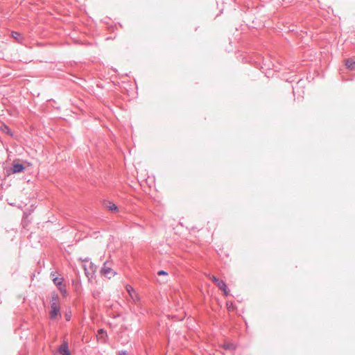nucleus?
I'll return each mask as SVG.
<instances>
[{
  "mask_svg": "<svg viewBox=\"0 0 355 355\" xmlns=\"http://www.w3.org/2000/svg\"><path fill=\"white\" fill-rule=\"evenodd\" d=\"M135 303L138 302L140 300V297L138 293L134 291L132 295H130Z\"/></svg>",
  "mask_w": 355,
  "mask_h": 355,
  "instance_id": "nucleus-12",
  "label": "nucleus"
},
{
  "mask_svg": "<svg viewBox=\"0 0 355 355\" xmlns=\"http://www.w3.org/2000/svg\"><path fill=\"white\" fill-rule=\"evenodd\" d=\"M84 270H85V274L87 276V277L88 278V280L91 281L92 279L94 277H91V270L89 268H87L85 265H84Z\"/></svg>",
  "mask_w": 355,
  "mask_h": 355,
  "instance_id": "nucleus-13",
  "label": "nucleus"
},
{
  "mask_svg": "<svg viewBox=\"0 0 355 355\" xmlns=\"http://www.w3.org/2000/svg\"><path fill=\"white\" fill-rule=\"evenodd\" d=\"M64 318H65V320L67 321L71 320V312L70 311H67V312H65Z\"/></svg>",
  "mask_w": 355,
  "mask_h": 355,
  "instance_id": "nucleus-14",
  "label": "nucleus"
},
{
  "mask_svg": "<svg viewBox=\"0 0 355 355\" xmlns=\"http://www.w3.org/2000/svg\"><path fill=\"white\" fill-rule=\"evenodd\" d=\"M345 66L347 69L354 70L355 69V61L351 58H348L345 60Z\"/></svg>",
  "mask_w": 355,
  "mask_h": 355,
  "instance_id": "nucleus-9",
  "label": "nucleus"
},
{
  "mask_svg": "<svg viewBox=\"0 0 355 355\" xmlns=\"http://www.w3.org/2000/svg\"><path fill=\"white\" fill-rule=\"evenodd\" d=\"M104 207L109 211H117L118 207L117 206L112 202L107 201L104 202Z\"/></svg>",
  "mask_w": 355,
  "mask_h": 355,
  "instance_id": "nucleus-7",
  "label": "nucleus"
},
{
  "mask_svg": "<svg viewBox=\"0 0 355 355\" xmlns=\"http://www.w3.org/2000/svg\"><path fill=\"white\" fill-rule=\"evenodd\" d=\"M24 169L25 167L22 164L16 163L12 165L11 168V171L13 173H19L24 171Z\"/></svg>",
  "mask_w": 355,
  "mask_h": 355,
  "instance_id": "nucleus-5",
  "label": "nucleus"
},
{
  "mask_svg": "<svg viewBox=\"0 0 355 355\" xmlns=\"http://www.w3.org/2000/svg\"><path fill=\"white\" fill-rule=\"evenodd\" d=\"M101 273L109 279H110L112 276H114L116 274L115 272L107 265V262L104 263L103 267L101 268Z\"/></svg>",
  "mask_w": 355,
  "mask_h": 355,
  "instance_id": "nucleus-3",
  "label": "nucleus"
},
{
  "mask_svg": "<svg viewBox=\"0 0 355 355\" xmlns=\"http://www.w3.org/2000/svg\"><path fill=\"white\" fill-rule=\"evenodd\" d=\"M53 303L60 304L59 295L55 292L52 293L50 297V304L52 305Z\"/></svg>",
  "mask_w": 355,
  "mask_h": 355,
  "instance_id": "nucleus-8",
  "label": "nucleus"
},
{
  "mask_svg": "<svg viewBox=\"0 0 355 355\" xmlns=\"http://www.w3.org/2000/svg\"><path fill=\"white\" fill-rule=\"evenodd\" d=\"M157 275L159 276H161V275H168V272H166L165 270H159V271L157 272Z\"/></svg>",
  "mask_w": 355,
  "mask_h": 355,
  "instance_id": "nucleus-18",
  "label": "nucleus"
},
{
  "mask_svg": "<svg viewBox=\"0 0 355 355\" xmlns=\"http://www.w3.org/2000/svg\"><path fill=\"white\" fill-rule=\"evenodd\" d=\"M223 348L226 350H235L236 346L232 343H227L223 345Z\"/></svg>",
  "mask_w": 355,
  "mask_h": 355,
  "instance_id": "nucleus-10",
  "label": "nucleus"
},
{
  "mask_svg": "<svg viewBox=\"0 0 355 355\" xmlns=\"http://www.w3.org/2000/svg\"><path fill=\"white\" fill-rule=\"evenodd\" d=\"M119 355H128L125 351H121L119 353Z\"/></svg>",
  "mask_w": 355,
  "mask_h": 355,
  "instance_id": "nucleus-19",
  "label": "nucleus"
},
{
  "mask_svg": "<svg viewBox=\"0 0 355 355\" xmlns=\"http://www.w3.org/2000/svg\"><path fill=\"white\" fill-rule=\"evenodd\" d=\"M72 283H73V285H76V286H78V284H79L78 282H75V281H73Z\"/></svg>",
  "mask_w": 355,
  "mask_h": 355,
  "instance_id": "nucleus-23",
  "label": "nucleus"
},
{
  "mask_svg": "<svg viewBox=\"0 0 355 355\" xmlns=\"http://www.w3.org/2000/svg\"><path fill=\"white\" fill-rule=\"evenodd\" d=\"M49 318L52 320H58L62 318L60 304L53 303L52 305H51Z\"/></svg>",
  "mask_w": 355,
  "mask_h": 355,
  "instance_id": "nucleus-1",
  "label": "nucleus"
},
{
  "mask_svg": "<svg viewBox=\"0 0 355 355\" xmlns=\"http://www.w3.org/2000/svg\"><path fill=\"white\" fill-rule=\"evenodd\" d=\"M83 261H89V259L88 258H86L85 259H81Z\"/></svg>",
  "mask_w": 355,
  "mask_h": 355,
  "instance_id": "nucleus-24",
  "label": "nucleus"
},
{
  "mask_svg": "<svg viewBox=\"0 0 355 355\" xmlns=\"http://www.w3.org/2000/svg\"><path fill=\"white\" fill-rule=\"evenodd\" d=\"M98 334H103L105 333V331H104L103 329H100L98 331Z\"/></svg>",
  "mask_w": 355,
  "mask_h": 355,
  "instance_id": "nucleus-22",
  "label": "nucleus"
},
{
  "mask_svg": "<svg viewBox=\"0 0 355 355\" xmlns=\"http://www.w3.org/2000/svg\"><path fill=\"white\" fill-rule=\"evenodd\" d=\"M58 352L62 355H71L67 341H63L62 344L58 348Z\"/></svg>",
  "mask_w": 355,
  "mask_h": 355,
  "instance_id": "nucleus-4",
  "label": "nucleus"
},
{
  "mask_svg": "<svg viewBox=\"0 0 355 355\" xmlns=\"http://www.w3.org/2000/svg\"><path fill=\"white\" fill-rule=\"evenodd\" d=\"M227 305L228 310L230 311L232 309V303H231L230 305H229V304L227 303Z\"/></svg>",
  "mask_w": 355,
  "mask_h": 355,
  "instance_id": "nucleus-21",
  "label": "nucleus"
},
{
  "mask_svg": "<svg viewBox=\"0 0 355 355\" xmlns=\"http://www.w3.org/2000/svg\"><path fill=\"white\" fill-rule=\"evenodd\" d=\"M211 279L212 280V282L216 284V285L218 284V282H220L221 280H220L218 278H217L215 276H212L211 277Z\"/></svg>",
  "mask_w": 355,
  "mask_h": 355,
  "instance_id": "nucleus-17",
  "label": "nucleus"
},
{
  "mask_svg": "<svg viewBox=\"0 0 355 355\" xmlns=\"http://www.w3.org/2000/svg\"><path fill=\"white\" fill-rule=\"evenodd\" d=\"M218 288L223 292V294L225 296H227L229 295V290L227 288V286L226 283L224 281H220L218 282V284L216 285Z\"/></svg>",
  "mask_w": 355,
  "mask_h": 355,
  "instance_id": "nucleus-6",
  "label": "nucleus"
},
{
  "mask_svg": "<svg viewBox=\"0 0 355 355\" xmlns=\"http://www.w3.org/2000/svg\"><path fill=\"white\" fill-rule=\"evenodd\" d=\"M12 36L16 39V40H19V37H21V34L18 32H16V31H12Z\"/></svg>",
  "mask_w": 355,
  "mask_h": 355,
  "instance_id": "nucleus-15",
  "label": "nucleus"
},
{
  "mask_svg": "<svg viewBox=\"0 0 355 355\" xmlns=\"http://www.w3.org/2000/svg\"><path fill=\"white\" fill-rule=\"evenodd\" d=\"M54 275H55L53 272H51V276H52L53 277L52 280L54 284L57 286L58 289L60 291L62 295L66 296L67 291L66 286L63 284V278L58 277H54Z\"/></svg>",
  "mask_w": 355,
  "mask_h": 355,
  "instance_id": "nucleus-2",
  "label": "nucleus"
},
{
  "mask_svg": "<svg viewBox=\"0 0 355 355\" xmlns=\"http://www.w3.org/2000/svg\"><path fill=\"white\" fill-rule=\"evenodd\" d=\"M5 128L6 129V132L8 134L12 135L11 131L10 130L8 126H5Z\"/></svg>",
  "mask_w": 355,
  "mask_h": 355,
  "instance_id": "nucleus-20",
  "label": "nucleus"
},
{
  "mask_svg": "<svg viewBox=\"0 0 355 355\" xmlns=\"http://www.w3.org/2000/svg\"><path fill=\"white\" fill-rule=\"evenodd\" d=\"M126 290L128 292L130 295H132V294L133 293V291H135L134 288L130 285L126 286Z\"/></svg>",
  "mask_w": 355,
  "mask_h": 355,
  "instance_id": "nucleus-16",
  "label": "nucleus"
},
{
  "mask_svg": "<svg viewBox=\"0 0 355 355\" xmlns=\"http://www.w3.org/2000/svg\"><path fill=\"white\" fill-rule=\"evenodd\" d=\"M88 268L91 270V277H94L96 271L97 266L92 262H90Z\"/></svg>",
  "mask_w": 355,
  "mask_h": 355,
  "instance_id": "nucleus-11",
  "label": "nucleus"
}]
</instances>
